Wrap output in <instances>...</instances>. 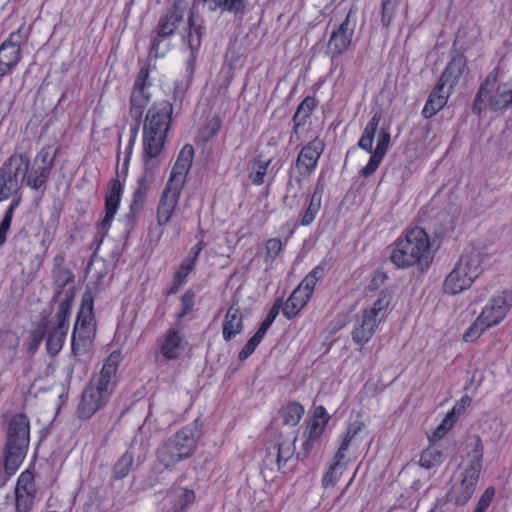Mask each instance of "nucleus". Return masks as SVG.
<instances>
[{
	"label": "nucleus",
	"mask_w": 512,
	"mask_h": 512,
	"mask_svg": "<svg viewBox=\"0 0 512 512\" xmlns=\"http://www.w3.org/2000/svg\"><path fill=\"white\" fill-rule=\"evenodd\" d=\"M222 121L219 116L212 117L200 131L203 142H208L214 138L221 129Z\"/></svg>",
	"instance_id": "nucleus-55"
},
{
	"label": "nucleus",
	"mask_w": 512,
	"mask_h": 512,
	"mask_svg": "<svg viewBox=\"0 0 512 512\" xmlns=\"http://www.w3.org/2000/svg\"><path fill=\"white\" fill-rule=\"evenodd\" d=\"M282 306L283 300L281 298H277L257 331H259L261 334L265 336L268 329L272 326L273 322L278 316L280 309H282Z\"/></svg>",
	"instance_id": "nucleus-54"
},
{
	"label": "nucleus",
	"mask_w": 512,
	"mask_h": 512,
	"mask_svg": "<svg viewBox=\"0 0 512 512\" xmlns=\"http://www.w3.org/2000/svg\"><path fill=\"white\" fill-rule=\"evenodd\" d=\"M129 163L127 159H124L122 168L120 170L117 168L116 170L117 177L110 179L108 182L104 197L105 216L98 225V234L101 235V239L107 235L111 223L119 209L124 185L128 176Z\"/></svg>",
	"instance_id": "nucleus-8"
},
{
	"label": "nucleus",
	"mask_w": 512,
	"mask_h": 512,
	"mask_svg": "<svg viewBox=\"0 0 512 512\" xmlns=\"http://www.w3.org/2000/svg\"><path fill=\"white\" fill-rule=\"evenodd\" d=\"M183 337L176 328H169L166 331L164 340L160 346V353L166 360L177 359L182 349Z\"/></svg>",
	"instance_id": "nucleus-34"
},
{
	"label": "nucleus",
	"mask_w": 512,
	"mask_h": 512,
	"mask_svg": "<svg viewBox=\"0 0 512 512\" xmlns=\"http://www.w3.org/2000/svg\"><path fill=\"white\" fill-rule=\"evenodd\" d=\"M272 163V158L264 159L262 153H258L249 164L248 179L255 186H260L265 182V176Z\"/></svg>",
	"instance_id": "nucleus-39"
},
{
	"label": "nucleus",
	"mask_w": 512,
	"mask_h": 512,
	"mask_svg": "<svg viewBox=\"0 0 512 512\" xmlns=\"http://www.w3.org/2000/svg\"><path fill=\"white\" fill-rule=\"evenodd\" d=\"M30 442V423L28 417L23 414H15L9 421L6 430V443L3 455L13 457L23 462Z\"/></svg>",
	"instance_id": "nucleus-7"
},
{
	"label": "nucleus",
	"mask_w": 512,
	"mask_h": 512,
	"mask_svg": "<svg viewBox=\"0 0 512 512\" xmlns=\"http://www.w3.org/2000/svg\"><path fill=\"white\" fill-rule=\"evenodd\" d=\"M381 119V109L372 111V117L365 126L357 144L359 148L367 151L368 153H371L368 163L360 170L361 176L365 178L370 177L376 172L385 157L373 151V141Z\"/></svg>",
	"instance_id": "nucleus-13"
},
{
	"label": "nucleus",
	"mask_w": 512,
	"mask_h": 512,
	"mask_svg": "<svg viewBox=\"0 0 512 512\" xmlns=\"http://www.w3.org/2000/svg\"><path fill=\"white\" fill-rule=\"evenodd\" d=\"M207 4L210 12L221 10L233 13L235 17H242L248 11V0H210Z\"/></svg>",
	"instance_id": "nucleus-40"
},
{
	"label": "nucleus",
	"mask_w": 512,
	"mask_h": 512,
	"mask_svg": "<svg viewBox=\"0 0 512 512\" xmlns=\"http://www.w3.org/2000/svg\"><path fill=\"white\" fill-rule=\"evenodd\" d=\"M167 470L164 469V467L157 464L155 461V464L150 468V470L147 473V476L143 480V483L141 485L142 490L152 489L156 487L157 485L163 484L165 480V472Z\"/></svg>",
	"instance_id": "nucleus-49"
},
{
	"label": "nucleus",
	"mask_w": 512,
	"mask_h": 512,
	"mask_svg": "<svg viewBox=\"0 0 512 512\" xmlns=\"http://www.w3.org/2000/svg\"><path fill=\"white\" fill-rule=\"evenodd\" d=\"M325 149V143L318 137L307 143L299 152L295 163L292 165L300 176L308 177L316 169L319 158Z\"/></svg>",
	"instance_id": "nucleus-18"
},
{
	"label": "nucleus",
	"mask_w": 512,
	"mask_h": 512,
	"mask_svg": "<svg viewBox=\"0 0 512 512\" xmlns=\"http://www.w3.org/2000/svg\"><path fill=\"white\" fill-rule=\"evenodd\" d=\"M196 293L192 289L186 290L180 297L181 310L177 313V319H182L192 312L195 305Z\"/></svg>",
	"instance_id": "nucleus-56"
},
{
	"label": "nucleus",
	"mask_w": 512,
	"mask_h": 512,
	"mask_svg": "<svg viewBox=\"0 0 512 512\" xmlns=\"http://www.w3.org/2000/svg\"><path fill=\"white\" fill-rule=\"evenodd\" d=\"M512 307V291L505 290L500 295L492 297L480 313L481 320L486 321V327L499 324Z\"/></svg>",
	"instance_id": "nucleus-20"
},
{
	"label": "nucleus",
	"mask_w": 512,
	"mask_h": 512,
	"mask_svg": "<svg viewBox=\"0 0 512 512\" xmlns=\"http://www.w3.org/2000/svg\"><path fill=\"white\" fill-rule=\"evenodd\" d=\"M430 241L425 229L415 226L407 230L393 244L391 262L398 268H408L417 264L423 272L430 266Z\"/></svg>",
	"instance_id": "nucleus-3"
},
{
	"label": "nucleus",
	"mask_w": 512,
	"mask_h": 512,
	"mask_svg": "<svg viewBox=\"0 0 512 512\" xmlns=\"http://www.w3.org/2000/svg\"><path fill=\"white\" fill-rule=\"evenodd\" d=\"M172 115L173 105L167 100L154 103L147 112L143 128V172L137 180L129 212L124 217L126 238L133 231L137 217L143 210L148 191L155 180V171L159 166V161L156 159L164 149Z\"/></svg>",
	"instance_id": "nucleus-1"
},
{
	"label": "nucleus",
	"mask_w": 512,
	"mask_h": 512,
	"mask_svg": "<svg viewBox=\"0 0 512 512\" xmlns=\"http://www.w3.org/2000/svg\"><path fill=\"white\" fill-rule=\"evenodd\" d=\"M486 254L477 247L466 248L460 256L457 265L466 272L474 282L483 272L482 263Z\"/></svg>",
	"instance_id": "nucleus-26"
},
{
	"label": "nucleus",
	"mask_w": 512,
	"mask_h": 512,
	"mask_svg": "<svg viewBox=\"0 0 512 512\" xmlns=\"http://www.w3.org/2000/svg\"><path fill=\"white\" fill-rule=\"evenodd\" d=\"M55 284L57 289L53 299L57 301L58 308L55 315L56 322L52 324L46 318H42L37 326L29 332L27 352L34 354L42 340L46 337V349L50 356H56L62 349L64 344V300L60 299V295L64 289V279L57 275L54 271Z\"/></svg>",
	"instance_id": "nucleus-4"
},
{
	"label": "nucleus",
	"mask_w": 512,
	"mask_h": 512,
	"mask_svg": "<svg viewBox=\"0 0 512 512\" xmlns=\"http://www.w3.org/2000/svg\"><path fill=\"white\" fill-rule=\"evenodd\" d=\"M391 301L392 292L388 289L381 290L378 299L374 302L373 306L369 309H364L363 311L381 323L387 315Z\"/></svg>",
	"instance_id": "nucleus-43"
},
{
	"label": "nucleus",
	"mask_w": 512,
	"mask_h": 512,
	"mask_svg": "<svg viewBox=\"0 0 512 512\" xmlns=\"http://www.w3.org/2000/svg\"><path fill=\"white\" fill-rule=\"evenodd\" d=\"M283 243L278 238H271L266 242L265 262L273 261L282 251Z\"/></svg>",
	"instance_id": "nucleus-63"
},
{
	"label": "nucleus",
	"mask_w": 512,
	"mask_h": 512,
	"mask_svg": "<svg viewBox=\"0 0 512 512\" xmlns=\"http://www.w3.org/2000/svg\"><path fill=\"white\" fill-rule=\"evenodd\" d=\"M195 68H196V64H194V63L191 64L190 62H186L185 75H184L183 79L177 80L174 82V89H173L172 97H173V100L175 103L179 102L180 105L182 104V102L185 98V95L192 84L194 73H195Z\"/></svg>",
	"instance_id": "nucleus-42"
},
{
	"label": "nucleus",
	"mask_w": 512,
	"mask_h": 512,
	"mask_svg": "<svg viewBox=\"0 0 512 512\" xmlns=\"http://www.w3.org/2000/svg\"><path fill=\"white\" fill-rule=\"evenodd\" d=\"M456 409L450 410L441 423L433 431L432 435L428 436L430 443L440 441L455 425L458 418L455 417Z\"/></svg>",
	"instance_id": "nucleus-48"
},
{
	"label": "nucleus",
	"mask_w": 512,
	"mask_h": 512,
	"mask_svg": "<svg viewBox=\"0 0 512 512\" xmlns=\"http://www.w3.org/2000/svg\"><path fill=\"white\" fill-rule=\"evenodd\" d=\"M138 442V435L136 434L131 442L129 449L116 461L112 469V478L115 480H121L125 478L134 463V453L132 451L134 445Z\"/></svg>",
	"instance_id": "nucleus-41"
},
{
	"label": "nucleus",
	"mask_w": 512,
	"mask_h": 512,
	"mask_svg": "<svg viewBox=\"0 0 512 512\" xmlns=\"http://www.w3.org/2000/svg\"><path fill=\"white\" fill-rule=\"evenodd\" d=\"M30 28L25 23L11 32L9 37L0 45V77L10 74L22 58L21 46L29 39Z\"/></svg>",
	"instance_id": "nucleus-10"
},
{
	"label": "nucleus",
	"mask_w": 512,
	"mask_h": 512,
	"mask_svg": "<svg viewBox=\"0 0 512 512\" xmlns=\"http://www.w3.org/2000/svg\"><path fill=\"white\" fill-rule=\"evenodd\" d=\"M472 278H469L457 264L447 275L443 283V290L446 294L457 295L471 287Z\"/></svg>",
	"instance_id": "nucleus-30"
},
{
	"label": "nucleus",
	"mask_w": 512,
	"mask_h": 512,
	"mask_svg": "<svg viewBox=\"0 0 512 512\" xmlns=\"http://www.w3.org/2000/svg\"><path fill=\"white\" fill-rule=\"evenodd\" d=\"M189 459L184 453H181L168 439L164 441L156 450V462L167 471H173L177 464Z\"/></svg>",
	"instance_id": "nucleus-28"
},
{
	"label": "nucleus",
	"mask_w": 512,
	"mask_h": 512,
	"mask_svg": "<svg viewBox=\"0 0 512 512\" xmlns=\"http://www.w3.org/2000/svg\"><path fill=\"white\" fill-rule=\"evenodd\" d=\"M244 330L243 318L239 308L232 304L228 309L223 321V338L225 341H231L236 335Z\"/></svg>",
	"instance_id": "nucleus-32"
},
{
	"label": "nucleus",
	"mask_w": 512,
	"mask_h": 512,
	"mask_svg": "<svg viewBox=\"0 0 512 512\" xmlns=\"http://www.w3.org/2000/svg\"><path fill=\"white\" fill-rule=\"evenodd\" d=\"M151 94L145 90L132 89L130 96V115L135 120H141L144 110L150 101Z\"/></svg>",
	"instance_id": "nucleus-47"
},
{
	"label": "nucleus",
	"mask_w": 512,
	"mask_h": 512,
	"mask_svg": "<svg viewBox=\"0 0 512 512\" xmlns=\"http://www.w3.org/2000/svg\"><path fill=\"white\" fill-rule=\"evenodd\" d=\"M306 293H303L300 288H295L291 295L288 297L286 302H283L282 306V314L288 319H294L300 311L307 305L310 301Z\"/></svg>",
	"instance_id": "nucleus-36"
},
{
	"label": "nucleus",
	"mask_w": 512,
	"mask_h": 512,
	"mask_svg": "<svg viewBox=\"0 0 512 512\" xmlns=\"http://www.w3.org/2000/svg\"><path fill=\"white\" fill-rule=\"evenodd\" d=\"M355 28V13L350 9L343 22L330 35L326 54L330 55L332 60L339 58L350 48Z\"/></svg>",
	"instance_id": "nucleus-15"
},
{
	"label": "nucleus",
	"mask_w": 512,
	"mask_h": 512,
	"mask_svg": "<svg viewBox=\"0 0 512 512\" xmlns=\"http://www.w3.org/2000/svg\"><path fill=\"white\" fill-rule=\"evenodd\" d=\"M330 418L331 416L323 405L316 406L307 421L306 429L303 434L320 440Z\"/></svg>",
	"instance_id": "nucleus-31"
},
{
	"label": "nucleus",
	"mask_w": 512,
	"mask_h": 512,
	"mask_svg": "<svg viewBox=\"0 0 512 512\" xmlns=\"http://www.w3.org/2000/svg\"><path fill=\"white\" fill-rule=\"evenodd\" d=\"M465 451L467 464L462 471L480 478L483 469L484 445L478 434L467 436Z\"/></svg>",
	"instance_id": "nucleus-23"
},
{
	"label": "nucleus",
	"mask_w": 512,
	"mask_h": 512,
	"mask_svg": "<svg viewBox=\"0 0 512 512\" xmlns=\"http://www.w3.org/2000/svg\"><path fill=\"white\" fill-rule=\"evenodd\" d=\"M150 64L144 65L138 72L133 89L136 90H145L146 88L150 87L152 85L150 79Z\"/></svg>",
	"instance_id": "nucleus-62"
},
{
	"label": "nucleus",
	"mask_w": 512,
	"mask_h": 512,
	"mask_svg": "<svg viewBox=\"0 0 512 512\" xmlns=\"http://www.w3.org/2000/svg\"><path fill=\"white\" fill-rule=\"evenodd\" d=\"M36 486L34 474L29 469L23 471L18 477L15 487L16 512H30L35 503Z\"/></svg>",
	"instance_id": "nucleus-19"
},
{
	"label": "nucleus",
	"mask_w": 512,
	"mask_h": 512,
	"mask_svg": "<svg viewBox=\"0 0 512 512\" xmlns=\"http://www.w3.org/2000/svg\"><path fill=\"white\" fill-rule=\"evenodd\" d=\"M186 478L187 474L182 473L171 487V507L167 512H187L189 507L195 503L196 494L194 486L197 484L194 483L190 487L184 486Z\"/></svg>",
	"instance_id": "nucleus-22"
},
{
	"label": "nucleus",
	"mask_w": 512,
	"mask_h": 512,
	"mask_svg": "<svg viewBox=\"0 0 512 512\" xmlns=\"http://www.w3.org/2000/svg\"><path fill=\"white\" fill-rule=\"evenodd\" d=\"M205 23V19L195 12L193 6L189 11L187 24L181 37L182 43L187 45L189 49V57L186 62L196 64L203 39L207 35V27Z\"/></svg>",
	"instance_id": "nucleus-12"
},
{
	"label": "nucleus",
	"mask_w": 512,
	"mask_h": 512,
	"mask_svg": "<svg viewBox=\"0 0 512 512\" xmlns=\"http://www.w3.org/2000/svg\"><path fill=\"white\" fill-rule=\"evenodd\" d=\"M443 89L444 88L441 87V85L436 84L428 95L426 103L421 111V114L424 118L429 119L433 117L446 105L447 99L450 95H442L441 92Z\"/></svg>",
	"instance_id": "nucleus-38"
},
{
	"label": "nucleus",
	"mask_w": 512,
	"mask_h": 512,
	"mask_svg": "<svg viewBox=\"0 0 512 512\" xmlns=\"http://www.w3.org/2000/svg\"><path fill=\"white\" fill-rule=\"evenodd\" d=\"M122 356L120 351H113L104 360L102 369L99 374L93 375L89 385H91L96 392L107 400L110 399L118 382V368Z\"/></svg>",
	"instance_id": "nucleus-11"
},
{
	"label": "nucleus",
	"mask_w": 512,
	"mask_h": 512,
	"mask_svg": "<svg viewBox=\"0 0 512 512\" xmlns=\"http://www.w3.org/2000/svg\"><path fill=\"white\" fill-rule=\"evenodd\" d=\"M317 106L318 100L314 96L308 95L301 101L292 117L293 129L291 138L293 135H298L299 128L306 124L307 119L310 118Z\"/></svg>",
	"instance_id": "nucleus-35"
},
{
	"label": "nucleus",
	"mask_w": 512,
	"mask_h": 512,
	"mask_svg": "<svg viewBox=\"0 0 512 512\" xmlns=\"http://www.w3.org/2000/svg\"><path fill=\"white\" fill-rule=\"evenodd\" d=\"M297 433L285 435L282 431L275 429L273 432V445L267 447L264 463L276 465L278 471H282L286 463L294 456L297 441Z\"/></svg>",
	"instance_id": "nucleus-14"
},
{
	"label": "nucleus",
	"mask_w": 512,
	"mask_h": 512,
	"mask_svg": "<svg viewBox=\"0 0 512 512\" xmlns=\"http://www.w3.org/2000/svg\"><path fill=\"white\" fill-rule=\"evenodd\" d=\"M391 143V135L387 128L382 127L379 131L376 148L374 152L379 153L383 156L386 155Z\"/></svg>",
	"instance_id": "nucleus-61"
},
{
	"label": "nucleus",
	"mask_w": 512,
	"mask_h": 512,
	"mask_svg": "<svg viewBox=\"0 0 512 512\" xmlns=\"http://www.w3.org/2000/svg\"><path fill=\"white\" fill-rule=\"evenodd\" d=\"M64 208V200L57 198L54 199L52 206L50 207L49 218L46 222V226L44 228V235L42 243L46 242L50 244L56 234L57 228L59 226L61 213Z\"/></svg>",
	"instance_id": "nucleus-37"
},
{
	"label": "nucleus",
	"mask_w": 512,
	"mask_h": 512,
	"mask_svg": "<svg viewBox=\"0 0 512 512\" xmlns=\"http://www.w3.org/2000/svg\"><path fill=\"white\" fill-rule=\"evenodd\" d=\"M21 464L22 462L17 461L15 458L3 455V466L0 467V488L6 485Z\"/></svg>",
	"instance_id": "nucleus-50"
},
{
	"label": "nucleus",
	"mask_w": 512,
	"mask_h": 512,
	"mask_svg": "<svg viewBox=\"0 0 512 512\" xmlns=\"http://www.w3.org/2000/svg\"><path fill=\"white\" fill-rule=\"evenodd\" d=\"M305 412L304 406L297 401H289L279 410V415L283 420V424L287 426H296Z\"/></svg>",
	"instance_id": "nucleus-44"
},
{
	"label": "nucleus",
	"mask_w": 512,
	"mask_h": 512,
	"mask_svg": "<svg viewBox=\"0 0 512 512\" xmlns=\"http://www.w3.org/2000/svg\"><path fill=\"white\" fill-rule=\"evenodd\" d=\"M495 487L489 486L482 493L473 512H486L495 496Z\"/></svg>",
	"instance_id": "nucleus-60"
},
{
	"label": "nucleus",
	"mask_w": 512,
	"mask_h": 512,
	"mask_svg": "<svg viewBox=\"0 0 512 512\" xmlns=\"http://www.w3.org/2000/svg\"><path fill=\"white\" fill-rule=\"evenodd\" d=\"M194 157V148L191 144H185L180 150L177 160L172 167L168 183L184 187L185 175L189 172Z\"/></svg>",
	"instance_id": "nucleus-25"
},
{
	"label": "nucleus",
	"mask_w": 512,
	"mask_h": 512,
	"mask_svg": "<svg viewBox=\"0 0 512 512\" xmlns=\"http://www.w3.org/2000/svg\"><path fill=\"white\" fill-rule=\"evenodd\" d=\"M489 328L490 327H486V321L481 320V316L479 315L463 334V340L465 342H473Z\"/></svg>",
	"instance_id": "nucleus-51"
},
{
	"label": "nucleus",
	"mask_w": 512,
	"mask_h": 512,
	"mask_svg": "<svg viewBox=\"0 0 512 512\" xmlns=\"http://www.w3.org/2000/svg\"><path fill=\"white\" fill-rule=\"evenodd\" d=\"M288 181L285 187V194H292L294 191H297V194L302 189V179L299 174L295 175V169L293 166L288 171Z\"/></svg>",
	"instance_id": "nucleus-64"
},
{
	"label": "nucleus",
	"mask_w": 512,
	"mask_h": 512,
	"mask_svg": "<svg viewBox=\"0 0 512 512\" xmlns=\"http://www.w3.org/2000/svg\"><path fill=\"white\" fill-rule=\"evenodd\" d=\"M109 400L104 398L96 392L91 386L87 385L81 394V400L77 408V413L80 419H90L98 410L103 408Z\"/></svg>",
	"instance_id": "nucleus-27"
},
{
	"label": "nucleus",
	"mask_w": 512,
	"mask_h": 512,
	"mask_svg": "<svg viewBox=\"0 0 512 512\" xmlns=\"http://www.w3.org/2000/svg\"><path fill=\"white\" fill-rule=\"evenodd\" d=\"M303 436L305 440L302 444L301 451L298 453L295 452L294 454L296 456V459L300 462H304L305 460H307L310 457L316 445L319 444L320 442V440L310 437L308 435L303 434Z\"/></svg>",
	"instance_id": "nucleus-59"
},
{
	"label": "nucleus",
	"mask_w": 512,
	"mask_h": 512,
	"mask_svg": "<svg viewBox=\"0 0 512 512\" xmlns=\"http://www.w3.org/2000/svg\"><path fill=\"white\" fill-rule=\"evenodd\" d=\"M399 4L391 0H381V24L383 27L390 26Z\"/></svg>",
	"instance_id": "nucleus-58"
},
{
	"label": "nucleus",
	"mask_w": 512,
	"mask_h": 512,
	"mask_svg": "<svg viewBox=\"0 0 512 512\" xmlns=\"http://www.w3.org/2000/svg\"><path fill=\"white\" fill-rule=\"evenodd\" d=\"M499 70V67L494 68L481 82L471 106L474 115L480 117L487 108L491 112L504 113L512 107V77L500 83Z\"/></svg>",
	"instance_id": "nucleus-5"
},
{
	"label": "nucleus",
	"mask_w": 512,
	"mask_h": 512,
	"mask_svg": "<svg viewBox=\"0 0 512 512\" xmlns=\"http://www.w3.org/2000/svg\"><path fill=\"white\" fill-rule=\"evenodd\" d=\"M263 338L264 335L261 334L259 331H256V333L246 342L244 347L239 352V360L245 361L246 359H248L254 353V351L256 350L257 346L261 343Z\"/></svg>",
	"instance_id": "nucleus-57"
},
{
	"label": "nucleus",
	"mask_w": 512,
	"mask_h": 512,
	"mask_svg": "<svg viewBox=\"0 0 512 512\" xmlns=\"http://www.w3.org/2000/svg\"><path fill=\"white\" fill-rule=\"evenodd\" d=\"M202 435V423L200 419L197 418L172 434L168 440L172 442V445L181 453L191 458L197 450V444Z\"/></svg>",
	"instance_id": "nucleus-17"
},
{
	"label": "nucleus",
	"mask_w": 512,
	"mask_h": 512,
	"mask_svg": "<svg viewBox=\"0 0 512 512\" xmlns=\"http://www.w3.org/2000/svg\"><path fill=\"white\" fill-rule=\"evenodd\" d=\"M321 201L322 200L320 199L310 197L308 207L300 215V224L302 226H309L310 224H312L321 208Z\"/></svg>",
	"instance_id": "nucleus-52"
},
{
	"label": "nucleus",
	"mask_w": 512,
	"mask_h": 512,
	"mask_svg": "<svg viewBox=\"0 0 512 512\" xmlns=\"http://www.w3.org/2000/svg\"><path fill=\"white\" fill-rule=\"evenodd\" d=\"M330 259L324 258L319 265L315 266L299 283L297 288L311 298L317 282L325 277L326 272L331 268Z\"/></svg>",
	"instance_id": "nucleus-33"
},
{
	"label": "nucleus",
	"mask_w": 512,
	"mask_h": 512,
	"mask_svg": "<svg viewBox=\"0 0 512 512\" xmlns=\"http://www.w3.org/2000/svg\"><path fill=\"white\" fill-rule=\"evenodd\" d=\"M60 153L61 146H45L37 153L31 169L29 153L15 151L11 154L0 167V202L17 194L23 184L34 190L45 188Z\"/></svg>",
	"instance_id": "nucleus-2"
},
{
	"label": "nucleus",
	"mask_w": 512,
	"mask_h": 512,
	"mask_svg": "<svg viewBox=\"0 0 512 512\" xmlns=\"http://www.w3.org/2000/svg\"><path fill=\"white\" fill-rule=\"evenodd\" d=\"M181 2V0H174L173 3L167 7L165 13L161 15L154 30V35L151 38L149 57L158 58L162 56V54H159L161 42L175 35L178 25L184 17Z\"/></svg>",
	"instance_id": "nucleus-9"
},
{
	"label": "nucleus",
	"mask_w": 512,
	"mask_h": 512,
	"mask_svg": "<svg viewBox=\"0 0 512 512\" xmlns=\"http://www.w3.org/2000/svg\"><path fill=\"white\" fill-rule=\"evenodd\" d=\"M446 457L447 455L436 446V442H433L421 453L419 464L425 469H432L441 465Z\"/></svg>",
	"instance_id": "nucleus-46"
},
{
	"label": "nucleus",
	"mask_w": 512,
	"mask_h": 512,
	"mask_svg": "<svg viewBox=\"0 0 512 512\" xmlns=\"http://www.w3.org/2000/svg\"><path fill=\"white\" fill-rule=\"evenodd\" d=\"M321 201L322 200L320 199L310 197L308 207L300 215V224L302 226H309L310 224H312L321 208Z\"/></svg>",
	"instance_id": "nucleus-53"
},
{
	"label": "nucleus",
	"mask_w": 512,
	"mask_h": 512,
	"mask_svg": "<svg viewBox=\"0 0 512 512\" xmlns=\"http://www.w3.org/2000/svg\"><path fill=\"white\" fill-rule=\"evenodd\" d=\"M479 477L467 474L463 471L459 476L453 475L450 480V488L445 495L447 503L459 507L466 505L475 493Z\"/></svg>",
	"instance_id": "nucleus-16"
},
{
	"label": "nucleus",
	"mask_w": 512,
	"mask_h": 512,
	"mask_svg": "<svg viewBox=\"0 0 512 512\" xmlns=\"http://www.w3.org/2000/svg\"><path fill=\"white\" fill-rule=\"evenodd\" d=\"M380 322L362 311L361 320L351 332L352 340L359 346H364L376 332Z\"/></svg>",
	"instance_id": "nucleus-29"
},
{
	"label": "nucleus",
	"mask_w": 512,
	"mask_h": 512,
	"mask_svg": "<svg viewBox=\"0 0 512 512\" xmlns=\"http://www.w3.org/2000/svg\"><path fill=\"white\" fill-rule=\"evenodd\" d=\"M184 187L166 182L156 210L157 224L162 227L169 223Z\"/></svg>",
	"instance_id": "nucleus-21"
},
{
	"label": "nucleus",
	"mask_w": 512,
	"mask_h": 512,
	"mask_svg": "<svg viewBox=\"0 0 512 512\" xmlns=\"http://www.w3.org/2000/svg\"><path fill=\"white\" fill-rule=\"evenodd\" d=\"M467 69V58L464 54L454 55L444 68L437 84L441 87L448 86V95H451L453 89L458 85L459 80Z\"/></svg>",
	"instance_id": "nucleus-24"
},
{
	"label": "nucleus",
	"mask_w": 512,
	"mask_h": 512,
	"mask_svg": "<svg viewBox=\"0 0 512 512\" xmlns=\"http://www.w3.org/2000/svg\"><path fill=\"white\" fill-rule=\"evenodd\" d=\"M195 269V266L182 260L181 264L175 271L170 287L163 293L169 297L177 294L183 285L187 282L188 275Z\"/></svg>",
	"instance_id": "nucleus-45"
},
{
	"label": "nucleus",
	"mask_w": 512,
	"mask_h": 512,
	"mask_svg": "<svg viewBox=\"0 0 512 512\" xmlns=\"http://www.w3.org/2000/svg\"><path fill=\"white\" fill-rule=\"evenodd\" d=\"M93 320V312L78 311L71 339V354L77 360L80 374L86 372L87 360L90 358L94 332L92 326Z\"/></svg>",
	"instance_id": "nucleus-6"
}]
</instances>
